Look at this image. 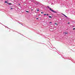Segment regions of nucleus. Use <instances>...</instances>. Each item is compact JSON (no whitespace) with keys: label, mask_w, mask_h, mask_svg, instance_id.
Returning a JSON list of instances; mask_svg holds the SVG:
<instances>
[{"label":"nucleus","mask_w":75,"mask_h":75,"mask_svg":"<svg viewBox=\"0 0 75 75\" xmlns=\"http://www.w3.org/2000/svg\"><path fill=\"white\" fill-rule=\"evenodd\" d=\"M47 7L49 8V9H50V10H51V11H52V12H53V13H57V12L54 11V10H52V9H51V8L49 7V6H48Z\"/></svg>","instance_id":"obj_1"},{"label":"nucleus","mask_w":75,"mask_h":75,"mask_svg":"<svg viewBox=\"0 0 75 75\" xmlns=\"http://www.w3.org/2000/svg\"><path fill=\"white\" fill-rule=\"evenodd\" d=\"M64 33V34H68V33L67 32H65Z\"/></svg>","instance_id":"obj_2"},{"label":"nucleus","mask_w":75,"mask_h":75,"mask_svg":"<svg viewBox=\"0 0 75 75\" xmlns=\"http://www.w3.org/2000/svg\"><path fill=\"white\" fill-rule=\"evenodd\" d=\"M8 3V4H9V5L11 4V3Z\"/></svg>","instance_id":"obj_3"},{"label":"nucleus","mask_w":75,"mask_h":75,"mask_svg":"<svg viewBox=\"0 0 75 75\" xmlns=\"http://www.w3.org/2000/svg\"><path fill=\"white\" fill-rule=\"evenodd\" d=\"M49 18H52V17L50 16H49Z\"/></svg>","instance_id":"obj_4"},{"label":"nucleus","mask_w":75,"mask_h":75,"mask_svg":"<svg viewBox=\"0 0 75 75\" xmlns=\"http://www.w3.org/2000/svg\"><path fill=\"white\" fill-rule=\"evenodd\" d=\"M5 3H7V1H5Z\"/></svg>","instance_id":"obj_5"},{"label":"nucleus","mask_w":75,"mask_h":75,"mask_svg":"<svg viewBox=\"0 0 75 75\" xmlns=\"http://www.w3.org/2000/svg\"><path fill=\"white\" fill-rule=\"evenodd\" d=\"M26 12L27 13H29V12L27 11H26Z\"/></svg>","instance_id":"obj_6"},{"label":"nucleus","mask_w":75,"mask_h":75,"mask_svg":"<svg viewBox=\"0 0 75 75\" xmlns=\"http://www.w3.org/2000/svg\"><path fill=\"white\" fill-rule=\"evenodd\" d=\"M54 24H55V25L56 24V25H57L58 24H57L56 23H54Z\"/></svg>","instance_id":"obj_7"},{"label":"nucleus","mask_w":75,"mask_h":75,"mask_svg":"<svg viewBox=\"0 0 75 75\" xmlns=\"http://www.w3.org/2000/svg\"><path fill=\"white\" fill-rule=\"evenodd\" d=\"M37 11H39V10L38 9H37Z\"/></svg>","instance_id":"obj_8"},{"label":"nucleus","mask_w":75,"mask_h":75,"mask_svg":"<svg viewBox=\"0 0 75 75\" xmlns=\"http://www.w3.org/2000/svg\"><path fill=\"white\" fill-rule=\"evenodd\" d=\"M41 14H42V13H43V12H41Z\"/></svg>","instance_id":"obj_9"},{"label":"nucleus","mask_w":75,"mask_h":75,"mask_svg":"<svg viewBox=\"0 0 75 75\" xmlns=\"http://www.w3.org/2000/svg\"><path fill=\"white\" fill-rule=\"evenodd\" d=\"M45 15H47V14H44V16H45Z\"/></svg>","instance_id":"obj_10"},{"label":"nucleus","mask_w":75,"mask_h":75,"mask_svg":"<svg viewBox=\"0 0 75 75\" xmlns=\"http://www.w3.org/2000/svg\"><path fill=\"white\" fill-rule=\"evenodd\" d=\"M63 14V15L64 16H65V15L64 14Z\"/></svg>","instance_id":"obj_11"},{"label":"nucleus","mask_w":75,"mask_h":75,"mask_svg":"<svg viewBox=\"0 0 75 75\" xmlns=\"http://www.w3.org/2000/svg\"><path fill=\"white\" fill-rule=\"evenodd\" d=\"M65 17H67V16H66L65 15Z\"/></svg>","instance_id":"obj_12"},{"label":"nucleus","mask_w":75,"mask_h":75,"mask_svg":"<svg viewBox=\"0 0 75 75\" xmlns=\"http://www.w3.org/2000/svg\"><path fill=\"white\" fill-rule=\"evenodd\" d=\"M49 23L50 24L51 23H52L51 22H49Z\"/></svg>","instance_id":"obj_13"},{"label":"nucleus","mask_w":75,"mask_h":75,"mask_svg":"<svg viewBox=\"0 0 75 75\" xmlns=\"http://www.w3.org/2000/svg\"><path fill=\"white\" fill-rule=\"evenodd\" d=\"M75 28H74L73 29V30H75Z\"/></svg>","instance_id":"obj_14"},{"label":"nucleus","mask_w":75,"mask_h":75,"mask_svg":"<svg viewBox=\"0 0 75 75\" xmlns=\"http://www.w3.org/2000/svg\"><path fill=\"white\" fill-rule=\"evenodd\" d=\"M69 23H69V22H68V24H69Z\"/></svg>","instance_id":"obj_15"},{"label":"nucleus","mask_w":75,"mask_h":75,"mask_svg":"<svg viewBox=\"0 0 75 75\" xmlns=\"http://www.w3.org/2000/svg\"><path fill=\"white\" fill-rule=\"evenodd\" d=\"M47 16H48V14H47Z\"/></svg>","instance_id":"obj_16"},{"label":"nucleus","mask_w":75,"mask_h":75,"mask_svg":"<svg viewBox=\"0 0 75 75\" xmlns=\"http://www.w3.org/2000/svg\"><path fill=\"white\" fill-rule=\"evenodd\" d=\"M36 19H38V18H37Z\"/></svg>","instance_id":"obj_17"},{"label":"nucleus","mask_w":75,"mask_h":75,"mask_svg":"<svg viewBox=\"0 0 75 75\" xmlns=\"http://www.w3.org/2000/svg\"><path fill=\"white\" fill-rule=\"evenodd\" d=\"M19 5H20V4H19Z\"/></svg>","instance_id":"obj_18"},{"label":"nucleus","mask_w":75,"mask_h":75,"mask_svg":"<svg viewBox=\"0 0 75 75\" xmlns=\"http://www.w3.org/2000/svg\"><path fill=\"white\" fill-rule=\"evenodd\" d=\"M50 31H51V29H50Z\"/></svg>","instance_id":"obj_19"},{"label":"nucleus","mask_w":75,"mask_h":75,"mask_svg":"<svg viewBox=\"0 0 75 75\" xmlns=\"http://www.w3.org/2000/svg\"><path fill=\"white\" fill-rule=\"evenodd\" d=\"M11 9H12V8H11Z\"/></svg>","instance_id":"obj_20"},{"label":"nucleus","mask_w":75,"mask_h":75,"mask_svg":"<svg viewBox=\"0 0 75 75\" xmlns=\"http://www.w3.org/2000/svg\"><path fill=\"white\" fill-rule=\"evenodd\" d=\"M31 10H33V9H32Z\"/></svg>","instance_id":"obj_21"}]
</instances>
